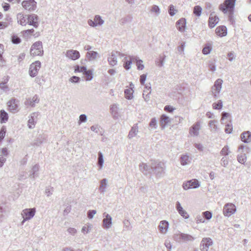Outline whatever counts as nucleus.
I'll return each instance as SVG.
<instances>
[{
  "instance_id": "1",
  "label": "nucleus",
  "mask_w": 251,
  "mask_h": 251,
  "mask_svg": "<svg viewBox=\"0 0 251 251\" xmlns=\"http://www.w3.org/2000/svg\"><path fill=\"white\" fill-rule=\"evenodd\" d=\"M165 164L158 160H151V169L157 177L162 176L165 173Z\"/></svg>"
},
{
  "instance_id": "2",
  "label": "nucleus",
  "mask_w": 251,
  "mask_h": 251,
  "mask_svg": "<svg viewBox=\"0 0 251 251\" xmlns=\"http://www.w3.org/2000/svg\"><path fill=\"white\" fill-rule=\"evenodd\" d=\"M236 0H225L224 3L219 6V9L224 13H226L228 11L231 13L233 12Z\"/></svg>"
},
{
  "instance_id": "3",
  "label": "nucleus",
  "mask_w": 251,
  "mask_h": 251,
  "mask_svg": "<svg viewBox=\"0 0 251 251\" xmlns=\"http://www.w3.org/2000/svg\"><path fill=\"white\" fill-rule=\"evenodd\" d=\"M42 43L38 41L34 43L30 49V52L32 56L42 55L43 54Z\"/></svg>"
},
{
  "instance_id": "4",
  "label": "nucleus",
  "mask_w": 251,
  "mask_h": 251,
  "mask_svg": "<svg viewBox=\"0 0 251 251\" xmlns=\"http://www.w3.org/2000/svg\"><path fill=\"white\" fill-rule=\"evenodd\" d=\"M236 210L235 205L232 203H226L223 207V214L225 216L229 217L234 214Z\"/></svg>"
},
{
  "instance_id": "5",
  "label": "nucleus",
  "mask_w": 251,
  "mask_h": 251,
  "mask_svg": "<svg viewBox=\"0 0 251 251\" xmlns=\"http://www.w3.org/2000/svg\"><path fill=\"white\" fill-rule=\"evenodd\" d=\"M41 68V63L39 61H36L32 63L29 67V74L30 76L34 77L38 73V71Z\"/></svg>"
},
{
  "instance_id": "6",
  "label": "nucleus",
  "mask_w": 251,
  "mask_h": 251,
  "mask_svg": "<svg viewBox=\"0 0 251 251\" xmlns=\"http://www.w3.org/2000/svg\"><path fill=\"white\" fill-rule=\"evenodd\" d=\"M19 101L15 98H12L7 102V106L9 111L13 113L18 111Z\"/></svg>"
},
{
  "instance_id": "7",
  "label": "nucleus",
  "mask_w": 251,
  "mask_h": 251,
  "mask_svg": "<svg viewBox=\"0 0 251 251\" xmlns=\"http://www.w3.org/2000/svg\"><path fill=\"white\" fill-rule=\"evenodd\" d=\"M222 83V79L219 78L215 81L214 85L212 87V92L215 99H217V94L221 91Z\"/></svg>"
},
{
  "instance_id": "8",
  "label": "nucleus",
  "mask_w": 251,
  "mask_h": 251,
  "mask_svg": "<svg viewBox=\"0 0 251 251\" xmlns=\"http://www.w3.org/2000/svg\"><path fill=\"white\" fill-rule=\"evenodd\" d=\"M36 2L34 0H28L23 1L22 3V6L26 10L32 11L36 9L37 7Z\"/></svg>"
},
{
  "instance_id": "9",
  "label": "nucleus",
  "mask_w": 251,
  "mask_h": 251,
  "mask_svg": "<svg viewBox=\"0 0 251 251\" xmlns=\"http://www.w3.org/2000/svg\"><path fill=\"white\" fill-rule=\"evenodd\" d=\"M103 219L102 220V227L103 228L108 229L112 226V217L108 214L104 212L103 214Z\"/></svg>"
},
{
  "instance_id": "10",
  "label": "nucleus",
  "mask_w": 251,
  "mask_h": 251,
  "mask_svg": "<svg viewBox=\"0 0 251 251\" xmlns=\"http://www.w3.org/2000/svg\"><path fill=\"white\" fill-rule=\"evenodd\" d=\"M36 209L33 208H26L24 209L21 213L22 217L25 218V220H29L31 219L35 215Z\"/></svg>"
},
{
  "instance_id": "11",
  "label": "nucleus",
  "mask_w": 251,
  "mask_h": 251,
  "mask_svg": "<svg viewBox=\"0 0 251 251\" xmlns=\"http://www.w3.org/2000/svg\"><path fill=\"white\" fill-rule=\"evenodd\" d=\"M38 116L39 113L38 112H33L30 114L27 122V126L29 128L32 129L34 128L37 121Z\"/></svg>"
},
{
  "instance_id": "12",
  "label": "nucleus",
  "mask_w": 251,
  "mask_h": 251,
  "mask_svg": "<svg viewBox=\"0 0 251 251\" xmlns=\"http://www.w3.org/2000/svg\"><path fill=\"white\" fill-rule=\"evenodd\" d=\"M104 20L100 15H96L94 18V20L89 19L88 20V24L92 27H96L98 25H101L104 24Z\"/></svg>"
},
{
  "instance_id": "13",
  "label": "nucleus",
  "mask_w": 251,
  "mask_h": 251,
  "mask_svg": "<svg viewBox=\"0 0 251 251\" xmlns=\"http://www.w3.org/2000/svg\"><path fill=\"white\" fill-rule=\"evenodd\" d=\"M201 129V123L198 121L195 123L189 129V133L193 136H198L199 131Z\"/></svg>"
},
{
  "instance_id": "14",
  "label": "nucleus",
  "mask_w": 251,
  "mask_h": 251,
  "mask_svg": "<svg viewBox=\"0 0 251 251\" xmlns=\"http://www.w3.org/2000/svg\"><path fill=\"white\" fill-rule=\"evenodd\" d=\"M213 244L212 240L210 238H203L200 245L201 251H208L209 247Z\"/></svg>"
},
{
  "instance_id": "15",
  "label": "nucleus",
  "mask_w": 251,
  "mask_h": 251,
  "mask_svg": "<svg viewBox=\"0 0 251 251\" xmlns=\"http://www.w3.org/2000/svg\"><path fill=\"white\" fill-rule=\"evenodd\" d=\"M38 17L35 14L27 15V24L37 28L38 25Z\"/></svg>"
},
{
  "instance_id": "16",
  "label": "nucleus",
  "mask_w": 251,
  "mask_h": 251,
  "mask_svg": "<svg viewBox=\"0 0 251 251\" xmlns=\"http://www.w3.org/2000/svg\"><path fill=\"white\" fill-rule=\"evenodd\" d=\"M66 56L73 60H75L80 57L79 51L76 50H68L66 52Z\"/></svg>"
},
{
  "instance_id": "17",
  "label": "nucleus",
  "mask_w": 251,
  "mask_h": 251,
  "mask_svg": "<svg viewBox=\"0 0 251 251\" xmlns=\"http://www.w3.org/2000/svg\"><path fill=\"white\" fill-rule=\"evenodd\" d=\"M120 53L118 51H112L111 55L108 57L107 60L109 64L111 66H114L117 64V56Z\"/></svg>"
},
{
  "instance_id": "18",
  "label": "nucleus",
  "mask_w": 251,
  "mask_h": 251,
  "mask_svg": "<svg viewBox=\"0 0 251 251\" xmlns=\"http://www.w3.org/2000/svg\"><path fill=\"white\" fill-rule=\"evenodd\" d=\"M219 18L214 14V13H211L208 20V25L210 28L214 27L218 23Z\"/></svg>"
},
{
  "instance_id": "19",
  "label": "nucleus",
  "mask_w": 251,
  "mask_h": 251,
  "mask_svg": "<svg viewBox=\"0 0 251 251\" xmlns=\"http://www.w3.org/2000/svg\"><path fill=\"white\" fill-rule=\"evenodd\" d=\"M174 239L177 242L183 243L188 241V236L187 234L179 232L175 234Z\"/></svg>"
},
{
  "instance_id": "20",
  "label": "nucleus",
  "mask_w": 251,
  "mask_h": 251,
  "mask_svg": "<svg viewBox=\"0 0 251 251\" xmlns=\"http://www.w3.org/2000/svg\"><path fill=\"white\" fill-rule=\"evenodd\" d=\"M39 102V99L38 96L35 95L32 98L27 99L25 102V104L26 106L34 107L35 103H38Z\"/></svg>"
},
{
  "instance_id": "21",
  "label": "nucleus",
  "mask_w": 251,
  "mask_h": 251,
  "mask_svg": "<svg viewBox=\"0 0 251 251\" xmlns=\"http://www.w3.org/2000/svg\"><path fill=\"white\" fill-rule=\"evenodd\" d=\"M18 23L22 25H26L27 24V15L18 13L17 15Z\"/></svg>"
},
{
  "instance_id": "22",
  "label": "nucleus",
  "mask_w": 251,
  "mask_h": 251,
  "mask_svg": "<svg viewBox=\"0 0 251 251\" xmlns=\"http://www.w3.org/2000/svg\"><path fill=\"white\" fill-rule=\"evenodd\" d=\"M186 25V20L185 18H181L176 23V27L180 32L185 31Z\"/></svg>"
},
{
  "instance_id": "23",
  "label": "nucleus",
  "mask_w": 251,
  "mask_h": 251,
  "mask_svg": "<svg viewBox=\"0 0 251 251\" xmlns=\"http://www.w3.org/2000/svg\"><path fill=\"white\" fill-rule=\"evenodd\" d=\"M240 138L242 142L245 143H249L251 142V133L249 131L242 132L240 135Z\"/></svg>"
},
{
  "instance_id": "24",
  "label": "nucleus",
  "mask_w": 251,
  "mask_h": 251,
  "mask_svg": "<svg viewBox=\"0 0 251 251\" xmlns=\"http://www.w3.org/2000/svg\"><path fill=\"white\" fill-rule=\"evenodd\" d=\"M139 170L145 175H147L151 173V164L149 166L144 163H141L139 166Z\"/></svg>"
},
{
  "instance_id": "25",
  "label": "nucleus",
  "mask_w": 251,
  "mask_h": 251,
  "mask_svg": "<svg viewBox=\"0 0 251 251\" xmlns=\"http://www.w3.org/2000/svg\"><path fill=\"white\" fill-rule=\"evenodd\" d=\"M169 227V223L166 221H161L160 222L159 225L158 226L159 229L160 231L163 233L165 234L168 229Z\"/></svg>"
},
{
  "instance_id": "26",
  "label": "nucleus",
  "mask_w": 251,
  "mask_h": 251,
  "mask_svg": "<svg viewBox=\"0 0 251 251\" xmlns=\"http://www.w3.org/2000/svg\"><path fill=\"white\" fill-rule=\"evenodd\" d=\"M215 31L216 34L220 37L225 36L227 34V28L224 25L217 27Z\"/></svg>"
},
{
  "instance_id": "27",
  "label": "nucleus",
  "mask_w": 251,
  "mask_h": 251,
  "mask_svg": "<svg viewBox=\"0 0 251 251\" xmlns=\"http://www.w3.org/2000/svg\"><path fill=\"white\" fill-rule=\"evenodd\" d=\"M138 133V124H135L133 125V126L131 127V129L129 131L128 134V138L129 139H132V138L136 136Z\"/></svg>"
},
{
  "instance_id": "28",
  "label": "nucleus",
  "mask_w": 251,
  "mask_h": 251,
  "mask_svg": "<svg viewBox=\"0 0 251 251\" xmlns=\"http://www.w3.org/2000/svg\"><path fill=\"white\" fill-rule=\"evenodd\" d=\"M176 208L177 210L178 211L179 214L184 217L185 219L188 218L187 213L186 211L183 210L182 207L181 206V204L179 202L177 201L176 204Z\"/></svg>"
},
{
  "instance_id": "29",
  "label": "nucleus",
  "mask_w": 251,
  "mask_h": 251,
  "mask_svg": "<svg viewBox=\"0 0 251 251\" xmlns=\"http://www.w3.org/2000/svg\"><path fill=\"white\" fill-rule=\"evenodd\" d=\"M170 122L169 117L165 115H163L161 117V120L160 122V126L162 128H164Z\"/></svg>"
},
{
  "instance_id": "30",
  "label": "nucleus",
  "mask_w": 251,
  "mask_h": 251,
  "mask_svg": "<svg viewBox=\"0 0 251 251\" xmlns=\"http://www.w3.org/2000/svg\"><path fill=\"white\" fill-rule=\"evenodd\" d=\"M98 57H99V54L96 51H90L86 53V57L89 61L94 60Z\"/></svg>"
},
{
  "instance_id": "31",
  "label": "nucleus",
  "mask_w": 251,
  "mask_h": 251,
  "mask_svg": "<svg viewBox=\"0 0 251 251\" xmlns=\"http://www.w3.org/2000/svg\"><path fill=\"white\" fill-rule=\"evenodd\" d=\"M108 180L106 178H104L101 180L100 182V185L99 190L100 193H104L106 191V189L107 186Z\"/></svg>"
},
{
  "instance_id": "32",
  "label": "nucleus",
  "mask_w": 251,
  "mask_h": 251,
  "mask_svg": "<svg viewBox=\"0 0 251 251\" xmlns=\"http://www.w3.org/2000/svg\"><path fill=\"white\" fill-rule=\"evenodd\" d=\"M200 186V182L198 179H192L191 180H189V189H196L199 188Z\"/></svg>"
},
{
  "instance_id": "33",
  "label": "nucleus",
  "mask_w": 251,
  "mask_h": 251,
  "mask_svg": "<svg viewBox=\"0 0 251 251\" xmlns=\"http://www.w3.org/2000/svg\"><path fill=\"white\" fill-rule=\"evenodd\" d=\"M8 119V113L3 110L0 111V120L1 123H5Z\"/></svg>"
},
{
  "instance_id": "34",
  "label": "nucleus",
  "mask_w": 251,
  "mask_h": 251,
  "mask_svg": "<svg viewBox=\"0 0 251 251\" xmlns=\"http://www.w3.org/2000/svg\"><path fill=\"white\" fill-rule=\"evenodd\" d=\"M145 88L147 89V90H149V92H147V94H145V92H143V97L145 100V101L148 102L150 100V94L151 93V87L150 86L146 85L145 86Z\"/></svg>"
},
{
  "instance_id": "35",
  "label": "nucleus",
  "mask_w": 251,
  "mask_h": 251,
  "mask_svg": "<svg viewBox=\"0 0 251 251\" xmlns=\"http://www.w3.org/2000/svg\"><path fill=\"white\" fill-rule=\"evenodd\" d=\"M104 162L103 156L101 152L99 151L98 153V165L99 167V169L101 170L103 167Z\"/></svg>"
},
{
  "instance_id": "36",
  "label": "nucleus",
  "mask_w": 251,
  "mask_h": 251,
  "mask_svg": "<svg viewBox=\"0 0 251 251\" xmlns=\"http://www.w3.org/2000/svg\"><path fill=\"white\" fill-rule=\"evenodd\" d=\"M38 171L39 165L36 164L34 166H33L31 171L30 176L33 178H35L37 176L38 174L37 173L38 172Z\"/></svg>"
},
{
  "instance_id": "37",
  "label": "nucleus",
  "mask_w": 251,
  "mask_h": 251,
  "mask_svg": "<svg viewBox=\"0 0 251 251\" xmlns=\"http://www.w3.org/2000/svg\"><path fill=\"white\" fill-rule=\"evenodd\" d=\"M133 92L132 88L126 89L125 90V98L127 100H131L133 98Z\"/></svg>"
},
{
  "instance_id": "38",
  "label": "nucleus",
  "mask_w": 251,
  "mask_h": 251,
  "mask_svg": "<svg viewBox=\"0 0 251 251\" xmlns=\"http://www.w3.org/2000/svg\"><path fill=\"white\" fill-rule=\"evenodd\" d=\"M119 107L116 104H113L110 108L111 113L114 118L117 117L118 116Z\"/></svg>"
},
{
  "instance_id": "39",
  "label": "nucleus",
  "mask_w": 251,
  "mask_h": 251,
  "mask_svg": "<svg viewBox=\"0 0 251 251\" xmlns=\"http://www.w3.org/2000/svg\"><path fill=\"white\" fill-rule=\"evenodd\" d=\"M83 74L86 76V80L90 81L93 78V72L91 70H87V69L83 73Z\"/></svg>"
},
{
  "instance_id": "40",
  "label": "nucleus",
  "mask_w": 251,
  "mask_h": 251,
  "mask_svg": "<svg viewBox=\"0 0 251 251\" xmlns=\"http://www.w3.org/2000/svg\"><path fill=\"white\" fill-rule=\"evenodd\" d=\"M216 123H217V121L215 120H211L209 121L208 125L211 128V131H216L217 129V126Z\"/></svg>"
},
{
  "instance_id": "41",
  "label": "nucleus",
  "mask_w": 251,
  "mask_h": 251,
  "mask_svg": "<svg viewBox=\"0 0 251 251\" xmlns=\"http://www.w3.org/2000/svg\"><path fill=\"white\" fill-rule=\"evenodd\" d=\"M202 8L199 5L195 6L194 7L193 13L196 16L199 17L201 14Z\"/></svg>"
},
{
  "instance_id": "42",
  "label": "nucleus",
  "mask_w": 251,
  "mask_h": 251,
  "mask_svg": "<svg viewBox=\"0 0 251 251\" xmlns=\"http://www.w3.org/2000/svg\"><path fill=\"white\" fill-rule=\"evenodd\" d=\"M238 161L241 164H244L247 160V157L246 154H241L238 155L237 157Z\"/></svg>"
},
{
  "instance_id": "43",
  "label": "nucleus",
  "mask_w": 251,
  "mask_h": 251,
  "mask_svg": "<svg viewBox=\"0 0 251 251\" xmlns=\"http://www.w3.org/2000/svg\"><path fill=\"white\" fill-rule=\"evenodd\" d=\"M151 12L155 13L156 16H158L161 13L160 9L156 5H153L151 6Z\"/></svg>"
},
{
  "instance_id": "44",
  "label": "nucleus",
  "mask_w": 251,
  "mask_h": 251,
  "mask_svg": "<svg viewBox=\"0 0 251 251\" xmlns=\"http://www.w3.org/2000/svg\"><path fill=\"white\" fill-rule=\"evenodd\" d=\"M168 12L171 16H173L177 12V10L171 4L169 7Z\"/></svg>"
},
{
  "instance_id": "45",
  "label": "nucleus",
  "mask_w": 251,
  "mask_h": 251,
  "mask_svg": "<svg viewBox=\"0 0 251 251\" xmlns=\"http://www.w3.org/2000/svg\"><path fill=\"white\" fill-rule=\"evenodd\" d=\"M149 126L152 129H156L157 127V121L155 118H153L151 119V122L149 124Z\"/></svg>"
},
{
  "instance_id": "46",
  "label": "nucleus",
  "mask_w": 251,
  "mask_h": 251,
  "mask_svg": "<svg viewBox=\"0 0 251 251\" xmlns=\"http://www.w3.org/2000/svg\"><path fill=\"white\" fill-rule=\"evenodd\" d=\"M213 108L215 109H221L223 107V102L219 100L217 102H214L212 104Z\"/></svg>"
},
{
  "instance_id": "47",
  "label": "nucleus",
  "mask_w": 251,
  "mask_h": 251,
  "mask_svg": "<svg viewBox=\"0 0 251 251\" xmlns=\"http://www.w3.org/2000/svg\"><path fill=\"white\" fill-rule=\"evenodd\" d=\"M7 81L8 79H6V82H2L0 83V89L4 92H6L9 91V88L6 85V82Z\"/></svg>"
},
{
  "instance_id": "48",
  "label": "nucleus",
  "mask_w": 251,
  "mask_h": 251,
  "mask_svg": "<svg viewBox=\"0 0 251 251\" xmlns=\"http://www.w3.org/2000/svg\"><path fill=\"white\" fill-rule=\"evenodd\" d=\"M229 148L227 146H225L221 151L220 154L222 155L226 156L229 153Z\"/></svg>"
},
{
  "instance_id": "49",
  "label": "nucleus",
  "mask_w": 251,
  "mask_h": 251,
  "mask_svg": "<svg viewBox=\"0 0 251 251\" xmlns=\"http://www.w3.org/2000/svg\"><path fill=\"white\" fill-rule=\"evenodd\" d=\"M188 162V156L182 155L180 158V163L182 165H187Z\"/></svg>"
},
{
  "instance_id": "50",
  "label": "nucleus",
  "mask_w": 251,
  "mask_h": 251,
  "mask_svg": "<svg viewBox=\"0 0 251 251\" xmlns=\"http://www.w3.org/2000/svg\"><path fill=\"white\" fill-rule=\"evenodd\" d=\"M203 218L206 220H210L212 217V214L210 211H206L202 213Z\"/></svg>"
},
{
  "instance_id": "51",
  "label": "nucleus",
  "mask_w": 251,
  "mask_h": 251,
  "mask_svg": "<svg viewBox=\"0 0 251 251\" xmlns=\"http://www.w3.org/2000/svg\"><path fill=\"white\" fill-rule=\"evenodd\" d=\"M87 117L85 114H81L79 117L78 121V125H80L82 123H85L87 121Z\"/></svg>"
},
{
  "instance_id": "52",
  "label": "nucleus",
  "mask_w": 251,
  "mask_h": 251,
  "mask_svg": "<svg viewBox=\"0 0 251 251\" xmlns=\"http://www.w3.org/2000/svg\"><path fill=\"white\" fill-rule=\"evenodd\" d=\"M86 70V68L84 66H79L77 65L75 67V72H79V73H84Z\"/></svg>"
},
{
  "instance_id": "53",
  "label": "nucleus",
  "mask_w": 251,
  "mask_h": 251,
  "mask_svg": "<svg viewBox=\"0 0 251 251\" xmlns=\"http://www.w3.org/2000/svg\"><path fill=\"white\" fill-rule=\"evenodd\" d=\"M6 129L5 126H2L0 130V141L3 140L4 138Z\"/></svg>"
},
{
  "instance_id": "54",
  "label": "nucleus",
  "mask_w": 251,
  "mask_h": 251,
  "mask_svg": "<svg viewBox=\"0 0 251 251\" xmlns=\"http://www.w3.org/2000/svg\"><path fill=\"white\" fill-rule=\"evenodd\" d=\"M211 50V47L210 45H206L202 50V53L204 54H208L210 53Z\"/></svg>"
},
{
  "instance_id": "55",
  "label": "nucleus",
  "mask_w": 251,
  "mask_h": 251,
  "mask_svg": "<svg viewBox=\"0 0 251 251\" xmlns=\"http://www.w3.org/2000/svg\"><path fill=\"white\" fill-rule=\"evenodd\" d=\"M143 63V61L142 60H139L137 61L136 65L138 70H142L144 69V65Z\"/></svg>"
},
{
  "instance_id": "56",
  "label": "nucleus",
  "mask_w": 251,
  "mask_h": 251,
  "mask_svg": "<svg viewBox=\"0 0 251 251\" xmlns=\"http://www.w3.org/2000/svg\"><path fill=\"white\" fill-rule=\"evenodd\" d=\"M21 39L17 36L13 35L12 36V42L15 44H19L21 42Z\"/></svg>"
},
{
  "instance_id": "57",
  "label": "nucleus",
  "mask_w": 251,
  "mask_h": 251,
  "mask_svg": "<svg viewBox=\"0 0 251 251\" xmlns=\"http://www.w3.org/2000/svg\"><path fill=\"white\" fill-rule=\"evenodd\" d=\"M97 211L96 210H89L87 212L88 218L90 219H93Z\"/></svg>"
},
{
  "instance_id": "58",
  "label": "nucleus",
  "mask_w": 251,
  "mask_h": 251,
  "mask_svg": "<svg viewBox=\"0 0 251 251\" xmlns=\"http://www.w3.org/2000/svg\"><path fill=\"white\" fill-rule=\"evenodd\" d=\"M225 131L227 133H230L232 131V126L230 124H227L226 125Z\"/></svg>"
},
{
  "instance_id": "59",
  "label": "nucleus",
  "mask_w": 251,
  "mask_h": 251,
  "mask_svg": "<svg viewBox=\"0 0 251 251\" xmlns=\"http://www.w3.org/2000/svg\"><path fill=\"white\" fill-rule=\"evenodd\" d=\"M132 63V60L130 59L129 60H127L124 64V67L126 70H129L131 68V64Z\"/></svg>"
},
{
  "instance_id": "60",
  "label": "nucleus",
  "mask_w": 251,
  "mask_h": 251,
  "mask_svg": "<svg viewBox=\"0 0 251 251\" xmlns=\"http://www.w3.org/2000/svg\"><path fill=\"white\" fill-rule=\"evenodd\" d=\"M164 245H165V247H166V248L168 249V251H171L172 246L171 242L169 240H165Z\"/></svg>"
},
{
  "instance_id": "61",
  "label": "nucleus",
  "mask_w": 251,
  "mask_h": 251,
  "mask_svg": "<svg viewBox=\"0 0 251 251\" xmlns=\"http://www.w3.org/2000/svg\"><path fill=\"white\" fill-rule=\"evenodd\" d=\"M79 80L80 78L76 76H73L71 77L69 79V81L72 83H77L79 81Z\"/></svg>"
},
{
  "instance_id": "62",
  "label": "nucleus",
  "mask_w": 251,
  "mask_h": 251,
  "mask_svg": "<svg viewBox=\"0 0 251 251\" xmlns=\"http://www.w3.org/2000/svg\"><path fill=\"white\" fill-rule=\"evenodd\" d=\"M194 146L198 149L200 151H202L203 150V146L200 143H195Z\"/></svg>"
},
{
  "instance_id": "63",
  "label": "nucleus",
  "mask_w": 251,
  "mask_h": 251,
  "mask_svg": "<svg viewBox=\"0 0 251 251\" xmlns=\"http://www.w3.org/2000/svg\"><path fill=\"white\" fill-rule=\"evenodd\" d=\"M209 70L212 72L216 71V65L212 62L209 63L208 64Z\"/></svg>"
},
{
  "instance_id": "64",
  "label": "nucleus",
  "mask_w": 251,
  "mask_h": 251,
  "mask_svg": "<svg viewBox=\"0 0 251 251\" xmlns=\"http://www.w3.org/2000/svg\"><path fill=\"white\" fill-rule=\"evenodd\" d=\"M221 165L222 166H223L224 167H226L227 165L228 164V161L226 159L225 157H223L222 159H221Z\"/></svg>"
}]
</instances>
